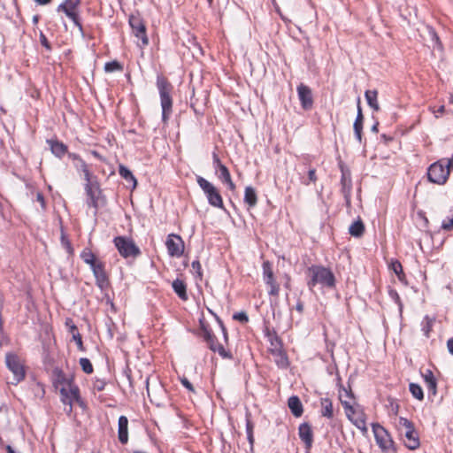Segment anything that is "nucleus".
I'll list each match as a JSON object with an SVG mask.
<instances>
[{"label":"nucleus","instance_id":"f3484780","mask_svg":"<svg viewBox=\"0 0 453 453\" xmlns=\"http://www.w3.org/2000/svg\"><path fill=\"white\" fill-rule=\"evenodd\" d=\"M85 190L91 200L90 204L94 207H97V198L100 194V189L98 182L93 180V176L89 178V180H86Z\"/></svg>","mask_w":453,"mask_h":453},{"label":"nucleus","instance_id":"c03bdc74","mask_svg":"<svg viewBox=\"0 0 453 453\" xmlns=\"http://www.w3.org/2000/svg\"><path fill=\"white\" fill-rule=\"evenodd\" d=\"M107 382L104 380L96 379L93 383V390L103 391Z\"/></svg>","mask_w":453,"mask_h":453},{"label":"nucleus","instance_id":"20e7f679","mask_svg":"<svg viewBox=\"0 0 453 453\" xmlns=\"http://www.w3.org/2000/svg\"><path fill=\"white\" fill-rule=\"evenodd\" d=\"M450 168L447 166L446 159H440L432 164L427 170V177L429 181L442 185L449 175Z\"/></svg>","mask_w":453,"mask_h":453},{"label":"nucleus","instance_id":"f03ea898","mask_svg":"<svg viewBox=\"0 0 453 453\" xmlns=\"http://www.w3.org/2000/svg\"><path fill=\"white\" fill-rule=\"evenodd\" d=\"M308 271L311 274V280L307 283L310 289H312L317 284L330 288L335 286V278L330 269L320 265H311Z\"/></svg>","mask_w":453,"mask_h":453},{"label":"nucleus","instance_id":"7ed1b4c3","mask_svg":"<svg viewBox=\"0 0 453 453\" xmlns=\"http://www.w3.org/2000/svg\"><path fill=\"white\" fill-rule=\"evenodd\" d=\"M196 182L203 191L208 203L216 208H223V199L219 189L209 180L202 176L196 177Z\"/></svg>","mask_w":453,"mask_h":453},{"label":"nucleus","instance_id":"69168bd1","mask_svg":"<svg viewBox=\"0 0 453 453\" xmlns=\"http://www.w3.org/2000/svg\"><path fill=\"white\" fill-rule=\"evenodd\" d=\"M447 166L453 169V155L451 158L446 159Z\"/></svg>","mask_w":453,"mask_h":453},{"label":"nucleus","instance_id":"c756f323","mask_svg":"<svg viewBox=\"0 0 453 453\" xmlns=\"http://www.w3.org/2000/svg\"><path fill=\"white\" fill-rule=\"evenodd\" d=\"M365 99L368 105L375 111H380V105L378 104V92L377 90H366L365 93Z\"/></svg>","mask_w":453,"mask_h":453},{"label":"nucleus","instance_id":"774afa93","mask_svg":"<svg viewBox=\"0 0 453 453\" xmlns=\"http://www.w3.org/2000/svg\"><path fill=\"white\" fill-rule=\"evenodd\" d=\"M6 449H7V452H8V453H15V452H14V450H13V449H12L11 446H7V447H6Z\"/></svg>","mask_w":453,"mask_h":453},{"label":"nucleus","instance_id":"bb28decb","mask_svg":"<svg viewBox=\"0 0 453 453\" xmlns=\"http://www.w3.org/2000/svg\"><path fill=\"white\" fill-rule=\"evenodd\" d=\"M218 173L219 179L221 180L223 183H226L230 190L235 189V185L233 182L230 173L226 165L219 169Z\"/></svg>","mask_w":453,"mask_h":453},{"label":"nucleus","instance_id":"9d476101","mask_svg":"<svg viewBox=\"0 0 453 453\" xmlns=\"http://www.w3.org/2000/svg\"><path fill=\"white\" fill-rule=\"evenodd\" d=\"M79 4H72L67 1L63 2L58 6V12H62L71 24L78 28H82L80 15L78 13Z\"/></svg>","mask_w":453,"mask_h":453},{"label":"nucleus","instance_id":"e2e57ef3","mask_svg":"<svg viewBox=\"0 0 453 453\" xmlns=\"http://www.w3.org/2000/svg\"><path fill=\"white\" fill-rule=\"evenodd\" d=\"M70 333L73 335V334L79 333L78 328L74 324L70 326Z\"/></svg>","mask_w":453,"mask_h":453},{"label":"nucleus","instance_id":"9b49d317","mask_svg":"<svg viewBox=\"0 0 453 453\" xmlns=\"http://www.w3.org/2000/svg\"><path fill=\"white\" fill-rule=\"evenodd\" d=\"M262 267L263 280L265 285L269 288L268 294L278 297L280 294V285L275 280L271 263L269 261H265Z\"/></svg>","mask_w":453,"mask_h":453},{"label":"nucleus","instance_id":"338daca9","mask_svg":"<svg viewBox=\"0 0 453 453\" xmlns=\"http://www.w3.org/2000/svg\"><path fill=\"white\" fill-rule=\"evenodd\" d=\"M378 126H379V123H375L372 127V132H375L377 133L378 132Z\"/></svg>","mask_w":453,"mask_h":453},{"label":"nucleus","instance_id":"de8ad7c7","mask_svg":"<svg viewBox=\"0 0 453 453\" xmlns=\"http://www.w3.org/2000/svg\"><path fill=\"white\" fill-rule=\"evenodd\" d=\"M202 336L203 337L204 341L207 342L208 341H211V338L215 336L212 332L207 328L206 326H202Z\"/></svg>","mask_w":453,"mask_h":453},{"label":"nucleus","instance_id":"3c124183","mask_svg":"<svg viewBox=\"0 0 453 453\" xmlns=\"http://www.w3.org/2000/svg\"><path fill=\"white\" fill-rule=\"evenodd\" d=\"M40 42L43 47H45L48 50H51V46L46 37V35L41 31L40 32Z\"/></svg>","mask_w":453,"mask_h":453},{"label":"nucleus","instance_id":"412c9836","mask_svg":"<svg viewBox=\"0 0 453 453\" xmlns=\"http://www.w3.org/2000/svg\"><path fill=\"white\" fill-rule=\"evenodd\" d=\"M118 437L122 444L128 441V419L126 416H120L118 422Z\"/></svg>","mask_w":453,"mask_h":453},{"label":"nucleus","instance_id":"f704fd0d","mask_svg":"<svg viewBox=\"0 0 453 453\" xmlns=\"http://www.w3.org/2000/svg\"><path fill=\"white\" fill-rule=\"evenodd\" d=\"M119 173L127 181L132 182L134 188L136 187L137 180H136L135 177L134 176V174L131 173V171L127 167H126L123 165H120L119 166Z\"/></svg>","mask_w":453,"mask_h":453},{"label":"nucleus","instance_id":"ea45409f","mask_svg":"<svg viewBox=\"0 0 453 453\" xmlns=\"http://www.w3.org/2000/svg\"><path fill=\"white\" fill-rule=\"evenodd\" d=\"M389 267L401 280L402 276H403L402 264L398 260H392L389 264Z\"/></svg>","mask_w":453,"mask_h":453},{"label":"nucleus","instance_id":"2f4dec72","mask_svg":"<svg viewBox=\"0 0 453 453\" xmlns=\"http://www.w3.org/2000/svg\"><path fill=\"white\" fill-rule=\"evenodd\" d=\"M244 202L249 207H254L257 203L256 190L252 187H246L244 192Z\"/></svg>","mask_w":453,"mask_h":453},{"label":"nucleus","instance_id":"49530a36","mask_svg":"<svg viewBox=\"0 0 453 453\" xmlns=\"http://www.w3.org/2000/svg\"><path fill=\"white\" fill-rule=\"evenodd\" d=\"M212 164L213 167L215 169L216 173H218L219 169L223 167L225 165H223L219 157V156L216 153H213L212 155Z\"/></svg>","mask_w":453,"mask_h":453},{"label":"nucleus","instance_id":"0e129e2a","mask_svg":"<svg viewBox=\"0 0 453 453\" xmlns=\"http://www.w3.org/2000/svg\"><path fill=\"white\" fill-rule=\"evenodd\" d=\"M129 22H130L131 28H141V29L145 28L144 25H142V24H138L137 26H134V25L133 24L132 19H130V21H129Z\"/></svg>","mask_w":453,"mask_h":453},{"label":"nucleus","instance_id":"7c9ffc66","mask_svg":"<svg viewBox=\"0 0 453 453\" xmlns=\"http://www.w3.org/2000/svg\"><path fill=\"white\" fill-rule=\"evenodd\" d=\"M207 344L213 352H218L222 357H230V355L226 351L223 345L218 342L215 336L211 338V341H208Z\"/></svg>","mask_w":453,"mask_h":453},{"label":"nucleus","instance_id":"5fc2aeb1","mask_svg":"<svg viewBox=\"0 0 453 453\" xmlns=\"http://www.w3.org/2000/svg\"><path fill=\"white\" fill-rule=\"evenodd\" d=\"M36 200H37V202L40 203L42 209L45 210L46 203H45V199H44V196L42 192H37Z\"/></svg>","mask_w":453,"mask_h":453},{"label":"nucleus","instance_id":"a211bd4d","mask_svg":"<svg viewBox=\"0 0 453 453\" xmlns=\"http://www.w3.org/2000/svg\"><path fill=\"white\" fill-rule=\"evenodd\" d=\"M300 439L304 442L307 449H310L313 442V433L308 423H303L298 429Z\"/></svg>","mask_w":453,"mask_h":453},{"label":"nucleus","instance_id":"39448f33","mask_svg":"<svg viewBox=\"0 0 453 453\" xmlns=\"http://www.w3.org/2000/svg\"><path fill=\"white\" fill-rule=\"evenodd\" d=\"M5 365L12 373V384H18L22 381L26 376V370L22 360L14 353L5 355Z\"/></svg>","mask_w":453,"mask_h":453},{"label":"nucleus","instance_id":"423d86ee","mask_svg":"<svg viewBox=\"0 0 453 453\" xmlns=\"http://www.w3.org/2000/svg\"><path fill=\"white\" fill-rule=\"evenodd\" d=\"M61 401L65 405L64 411L67 415L73 411V404L74 403L83 405V401L80 396V390L76 385H70L67 388L62 387L60 388Z\"/></svg>","mask_w":453,"mask_h":453},{"label":"nucleus","instance_id":"c9c22d12","mask_svg":"<svg viewBox=\"0 0 453 453\" xmlns=\"http://www.w3.org/2000/svg\"><path fill=\"white\" fill-rule=\"evenodd\" d=\"M81 257L89 266L99 260L89 249H84L81 253Z\"/></svg>","mask_w":453,"mask_h":453},{"label":"nucleus","instance_id":"a19ab883","mask_svg":"<svg viewBox=\"0 0 453 453\" xmlns=\"http://www.w3.org/2000/svg\"><path fill=\"white\" fill-rule=\"evenodd\" d=\"M80 365H81L82 371L85 373L90 374L93 372V365L88 358L81 357L80 359Z\"/></svg>","mask_w":453,"mask_h":453},{"label":"nucleus","instance_id":"37998d69","mask_svg":"<svg viewBox=\"0 0 453 453\" xmlns=\"http://www.w3.org/2000/svg\"><path fill=\"white\" fill-rule=\"evenodd\" d=\"M317 180L316 170L311 168L308 171V179L302 180V183L308 186L310 183H316Z\"/></svg>","mask_w":453,"mask_h":453},{"label":"nucleus","instance_id":"6ab92c4d","mask_svg":"<svg viewBox=\"0 0 453 453\" xmlns=\"http://www.w3.org/2000/svg\"><path fill=\"white\" fill-rule=\"evenodd\" d=\"M339 399L342 404L344 410L350 409L354 406L355 398L350 388H340L339 389Z\"/></svg>","mask_w":453,"mask_h":453},{"label":"nucleus","instance_id":"2eb2a0df","mask_svg":"<svg viewBox=\"0 0 453 453\" xmlns=\"http://www.w3.org/2000/svg\"><path fill=\"white\" fill-rule=\"evenodd\" d=\"M297 94L302 108L304 110L311 109L313 105L311 89L303 83H301L297 87Z\"/></svg>","mask_w":453,"mask_h":453},{"label":"nucleus","instance_id":"4c0bfd02","mask_svg":"<svg viewBox=\"0 0 453 453\" xmlns=\"http://www.w3.org/2000/svg\"><path fill=\"white\" fill-rule=\"evenodd\" d=\"M441 228L445 231L453 230V208L450 209L449 215L443 219Z\"/></svg>","mask_w":453,"mask_h":453},{"label":"nucleus","instance_id":"79ce46f5","mask_svg":"<svg viewBox=\"0 0 453 453\" xmlns=\"http://www.w3.org/2000/svg\"><path fill=\"white\" fill-rule=\"evenodd\" d=\"M61 244L69 255H73V248L64 232L61 234Z\"/></svg>","mask_w":453,"mask_h":453},{"label":"nucleus","instance_id":"603ef678","mask_svg":"<svg viewBox=\"0 0 453 453\" xmlns=\"http://www.w3.org/2000/svg\"><path fill=\"white\" fill-rule=\"evenodd\" d=\"M73 339L77 343V346H78L79 349L80 350H83L84 348H83V342H82L81 335L79 333L73 334Z\"/></svg>","mask_w":453,"mask_h":453},{"label":"nucleus","instance_id":"f257e3e1","mask_svg":"<svg viewBox=\"0 0 453 453\" xmlns=\"http://www.w3.org/2000/svg\"><path fill=\"white\" fill-rule=\"evenodd\" d=\"M157 87L160 96L162 120L164 123H166L170 118L173 109V99L171 96L173 87L166 78L161 75H158L157 78Z\"/></svg>","mask_w":453,"mask_h":453},{"label":"nucleus","instance_id":"1a4fd4ad","mask_svg":"<svg viewBox=\"0 0 453 453\" xmlns=\"http://www.w3.org/2000/svg\"><path fill=\"white\" fill-rule=\"evenodd\" d=\"M372 432L377 444L382 450H395L394 441L382 426L380 424H372Z\"/></svg>","mask_w":453,"mask_h":453},{"label":"nucleus","instance_id":"58836bf2","mask_svg":"<svg viewBox=\"0 0 453 453\" xmlns=\"http://www.w3.org/2000/svg\"><path fill=\"white\" fill-rule=\"evenodd\" d=\"M122 70H123V66L121 65V64L119 62H118L116 60L107 62L104 65V71L106 73H112V72L122 71Z\"/></svg>","mask_w":453,"mask_h":453},{"label":"nucleus","instance_id":"a878e982","mask_svg":"<svg viewBox=\"0 0 453 453\" xmlns=\"http://www.w3.org/2000/svg\"><path fill=\"white\" fill-rule=\"evenodd\" d=\"M423 379L426 384L427 390L433 395L436 394L437 382L431 370H426L423 374Z\"/></svg>","mask_w":453,"mask_h":453},{"label":"nucleus","instance_id":"4be33fe9","mask_svg":"<svg viewBox=\"0 0 453 453\" xmlns=\"http://www.w3.org/2000/svg\"><path fill=\"white\" fill-rule=\"evenodd\" d=\"M363 122H364V116L362 113V109L360 107V104H357V118L355 119L353 128H354V134L358 141V142H362V130H363Z\"/></svg>","mask_w":453,"mask_h":453},{"label":"nucleus","instance_id":"b1692460","mask_svg":"<svg viewBox=\"0 0 453 453\" xmlns=\"http://www.w3.org/2000/svg\"><path fill=\"white\" fill-rule=\"evenodd\" d=\"M172 287L177 296L183 301L188 300L187 286L182 280L176 279L173 281Z\"/></svg>","mask_w":453,"mask_h":453},{"label":"nucleus","instance_id":"6e6552de","mask_svg":"<svg viewBox=\"0 0 453 453\" xmlns=\"http://www.w3.org/2000/svg\"><path fill=\"white\" fill-rule=\"evenodd\" d=\"M399 424L405 428V446L411 450L418 449L420 442L413 423L405 418H400Z\"/></svg>","mask_w":453,"mask_h":453},{"label":"nucleus","instance_id":"13d9d810","mask_svg":"<svg viewBox=\"0 0 453 453\" xmlns=\"http://www.w3.org/2000/svg\"><path fill=\"white\" fill-rule=\"evenodd\" d=\"M296 310L302 313L303 311V303L302 301H298L296 305Z\"/></svg>","mask_w":453,"mask_h":453},{"label":"nucleus","instance_id":"e433bc0d","mask_svg":"<svg viewBox=\"0 0 453 453\" xmlns=\"http://www.w3.org/2000/svg\"><path fill=\"white\" fill-rule=\"evenodd\" d=\"M409 389H410V392L411 393V395H413V397H415L418 400H423V398H424L423 389L418 384L411 383L409 386Z\"/></svg>","mask_w":453,"mask_h":453},{"label":"nucleus","instance_id":"aec40b11","mask_svg":"<svg viewBox=\"0 0 453 453\" xmlns=\"http://www.w3.org/2000/svg\"><path fill=\"white\" fill-rule=\"evenodd\" d=\"M53 375V383L56 387L61 386L67 388L70 385H73L72 379L68 378L65 372L60 368H54L52 372Z\"/></svg>","mask_w":453,"mask_h":453},{"label":"nucleus","instance_id":"dca6fc26","mask_svg":"<svg viewBox=\"0 0 453 453\" xmlns=\"http://www.w3.org/2000/svg\"><path fill=\"white\" fill-rule=\"evenodd\" d=\"M341 185H342L341 190L345 198V201L348 204H349L351 190H352V181H351L350 173L347 170L342 169Z\"/></svg>","mask_w":453,"mask_h":453},{"label":"nucleus","instance_id":"bf43d9fd","mask_svg":"<svg viewBox=\"0 0 453 453\" xmlns=\"http://www.w3.org/2000/svg\"><path fill=\"white\" fill-rule=\"evenodd\" d=\"M447 347H448L449 353L453 355V339L448 340Z\"/></svg>","mask_w":453,"mask_h":453},{"label":"nucleus","instance_id":"ddd939ff","mask_svg":"<svg viewBox=\"0 0 453 453\" xmlns=\"http://www.w3.org/2000/svg\"><path fill=\"white\" fill-rule=\"evenodd\" d=\"M344 411L346 416L355 426H357L359 430H361L364 433L367 432L365 414L359 408L358 405L357 407L353 406L350 409H347Z\"/></svg>","mask_w":453,"mask_h":453},{"label":"nucleus","instance_id":"4d7b16f0","mask_svg":"<svg viewBox=\"0 0 453 453\" xmlns=\"http://www.w3.org/2000/svg\"><path fill=\"white\" fill-rule=\"evenodd\" d=\"M248 439H249V442L251 445V449H253L254 438H253L251 428L250 429L249 426H248Z\"/></svg>","mask_w":453,"mask_h":453},{"label":"nucleus","instance_id":"5701e85b","mask_svg":"<svg viewBox=\"0 0 453 453\" xmlns=\"http://www.w3.org/2000/svg\"><path fill=\"white\" fill-rule=\"evenodd\" d=\"M288 408L290 409L292 414L295 417H300L302 416L303 412V404L296 395H292L288 398Z\"/></svg>","mask_w":453,"mask_h":453},{"label":"nucleus","instance_id":"052dcab7","mask_svg":"<svg viewBox=\"0 0 453 453\" xmlns=\"http://www.w3.org/2000/svg\"><path fill=\"white\" fill-rule=\"evenodd\" d=\"M219 322L220 327H221V329H222V332H223V334H224V338H225V340H226V339H227V333H226V327L224 326V324H223V322H222L221 320H219Z\"/></svg>","mask_w":453,"mask_h":453},{"label":"nucleus","instance_id":"864d4df0","mask_svg":"<svg viewBox=\"0 0 453 453\" xmlns=\"http://www.w3.org/2000/svg\"><path fill=\"white\" fill-rule=\"evenodd\" d=\"M433 113L435 115L436 118H438L440 115L443 114L445 112V106L441 105L438 107V109H435V107H430Z\"/></svg>","mask_w":453,"mask_h":453},{"label":"nucleus","instance_id":"09e8293b","mask_svg":"<svg viewBox=\"0 0 453 453\" xmlns=\"http://www.w3.org/2000/svg\"><path fill=\"white\" fill-rule=\"evenodd\" d=\"M191 266H192V269L194 270V272L199 277V279H202L203 273H202V266H201L200 262L198 260H195V261L192 262Z\"/></svg>","mask_w":453,"mask_h":453},{"label":"nucleus","instance_id":"f8f14e48","mask_svg":"<svg viewBox=\"0 0 453 453\" xmlns=\"http://www.w3.org/2000/svg\"><path fill=\"white\" fill-rule=\"evenodd\" d=\"M104 267V263L100 259L90 266L96 279V284L102 291L106 290L110 285Z\"/></svg>","mask_w":453,"mask_h":453},{"label":"nucleus","instance_id":"473e14b6","mask_svg":"<svg viewBox=\"0 0 453 453\" xmlns=\"http://www.w3.org/2000/svg\"><path fill=\"white\" fill-rule=\"evenodd\" d=\"M350 235L354 237H361L365 232V225L361 219L354 221L349 228Z\"/></svg>","mask_w":453,"mask_h":453},{"label":"nucleus","instance_id":"72a5a7b5","mask_svg":"<svg viewBox=\"0 0 453 453\" xmlns=\"http://www.w3.org/2000/svg\"><path fill=\"white\" fill-rule=\"evenodd\" d=\"M71 157L73 159L78 161L77 168L83 173L84 180H89V178L92 177V173H90V171L88 169V166L86 164V162L83 159H81L79 156H77L75 154H73Z\"/></svg>","mask_w":453,"mask_h":453},{"label":"nucleus","instance_id":"cd10ccee","mask_svg":"<svg viewBox=\"0 0 453 453\" xmlns=\"http://www.w3.org/2000/svg\"><path fill=\"white\" fill-rule=\"evenodd\" d=\"M51 152L58 157H62L67 151V146L58 141H49Z\"/></svg>","mask_w":453,"mask_h":453},{"label":"nucleus","instance_id":"6e6d98bb","mask_svg":"<svg viewBox=\"0 0 453 453\" xmlns=\"http://www.w3.org/2000/svg\"><path fill=\"white\" fill-rule=\"evenodd\" d=\"M180 382L188 390H189L191 392L194 391V388H193L192 384L186 377L181 378Z\"/></svg>","mask_w":453,"mask_h":453},{"label":"nucleus","instance_id":"0eeeda50","mask_svg":"<svg viewBox=\"0 0 453 453\" xmlns=\"http://www.w3.org/2000/svg\"><path fill=\"white\" fill-rule=\"evenodd\" d=\"M113 242L120 256L125 258L135 257L141 253L140 249L131 238L118 236L114 238Z\"/></svg>","mask_w":453,"mask_h":453},{"label":"nucleus","instance_id":"8fccbe9b","mask_svg":"<svg viewBox=\"0 0 453 453\" xmlns=\"http://www.w3.org/2000/svg\"><path fill=\"white\" fill-rule=\"evenodd\" d=\"M428 35L431 37V39L434 42V43L437 45L438 49H441V42L439 39V36L435 33L434 30H428Z\"/></svg>","mask_w":453,"mask_h":453},{"label":"nucleus","instance_id":"c85d7f7f","mask_svg":"<svg viewBox=\"0 0 453 453\" xmlns=\"http://www.w3.org/2000/svg\"><path fill=\"white\" fill-rule=\"evenodd\" d=\"M133 36L135 38V43L141 49L144 48L149 43V38L146 30H132Z\"/></svg>","mask_w":453,"mask_h":453},{"label":"nucleus","instance_id":"680f3d73","mask_svg":"<svg viewBox=\"0 0 453 453\" xmlns=\"http://www.w3.org/2000/svg\"><path fill=\"white\" fill-rule=\"evenodd\" d=\"M52 0H35V2L40 5H46L50 4Z\"/></svg>","mask_w":453,"mask_h":453},{"label":"nucleus","instance_id":"4468645a","mask_svg":"<svg viewBox=\"0 0 453 453\" xmlns=\"http://www.w3.org/2000/svg\"><path fill=\"white\" fill-rule=\"evenodd\" d=\"M165 245L171 257H180L184 252V242L178 234H171L167 236Z\"/></svg>","mask_w":453,"mask_h":453},{"label":"nucleus","instance_id":"a18cd8bd","mask_svg":"<svg viewBox=\"0 0 453 453\" xmlns=\"http://www.w3.org/2000/svg\"><path fill=\"white\" fill-rule=\"evenodd\" d=\"M233 319L234 320L240 321L241 323H243V324L247 323L249 321L248 315L244 311L234 313L233 315Z\"/></svg>","mask_w":453,"mask_h":453},{"label":"nucleus","instance_id":"393cba45","mask_svg":"<svg viewBox=\"0 0 453 453\" xmlns=\"http://www.w3.org/2000/svg\"><path fill=\"white\" fill-rule=\"evenodd\" d=\"M320 413L323 417L327 418H332L334 417V408H333V403L332 401L327 398H321L320 399Z\"/></svg>","mask_w":453,"mask_h":453}]
</instances>
